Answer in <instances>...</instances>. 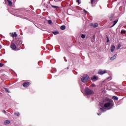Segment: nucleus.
Wrapping results in <instances>:
<instances>
[{
  "instance_id": "1",
  "label": "nucleus",
  "mask_w": 126,
  "mask_h": 126,
  "mask_svg": "<svg viewBox=\"0 0 126 126\" xmlns=\"http://www.w3.org/2000/svg\"><path fill=\"white\" fill-rule=\"evenodd\" d=\"M103 106L105 109L109 108L108 110H110V109H112L114 106V101L108 97H106L103 99L102 104H101V107H103Z\"/></svg>"
},
{
  "instance_id": "2",
  "label": "nucleus",
  "mask_w": 126,
  "mask_h": 126,
  "mask_svg": "<svg viewBox=\"0 0 126 126\" xmlns=\"http://www.w3.org/2000/svg\"><path fill=\"white\" fill-rule=\"evenodd\" d=\"M89 76L88 75H84L83 77L81 78V81L84 83H86L88 80L90 79Z\"/></svg>"
},
{
  "instance_id": "3",
  "label": "nucleus",
  "mask_w": 126,
  "mask_h": 126,
  "mask_svg": "<svg viewBox=\"0 0 126 126\" xmlns=\"http://www.w3.org/2000/svg\"><path fill=\"white\" fill-rule=\"evenodd\" d=\"M85 92L86 95H92V94H94V92L93 90L87 88L85 90Z\"/></svg>"
},
{
  "instance_id": "4",
  "label": "nucleus",
  "mask_w": 126,
  "mask_h": 126,
  "mask_svg": "<svg viewBox=\"0 0 126 126\" xmlns=\"http://www.w3.org/2000/svg\"><path fill=\"white\" fill-rule=\"evenodd\" d=\"M98 73L100 75H103V74H105V73H107V70H99L98 72Z\"/></svg>"
},
{
  "instance_id": "5",
  "label": "nucleus",
  "mask_w": 126,
  "mask_h": 126,
  "mask_svg": "<svg viewBox=\"0 0 126 126\" xmlns=\"http://www.w3.org/2000/svg\"><path fill=\"white\" fill-rule=\"evenodd\" d=\"M97 1H98V0H91L92 6H95V5L97 3Z\"/></svg>"
},
{
  "instance_id": "6",
  "label": "nucleus",
  "mask_w": 126,
  "mask_h": 126,
  "mask_svg": "<svg viewBox=\"0 0 126 126\" xmlns=\"http://www.w3.org/2000/svg\"><path fill=\"white\" fill-rule=\"evenodd\" d=\"M10 47L14 51H16V45L13 43H11Z\"/></svg>"
},
{
  "instance_id": "7",
  "label": "nucleus",
  "mask_w": 126,
  "mask_h": 126,
  "mask_svg": "<svg viewBox=\"0 0 126 126\" xmlns=\"http://www.w3.org/2000/svg\"><path fill=\"white\" fill-rule=\"evenodd\" d=\"M30 85V83L29 82H25L23 84V86L24 87H28Z\"/></svg>"
},
{
  "instance_id": "8",
  "label": "nucleus",
  "mask_w": 126,
  "mask_h": 126,
  "mask_svg": "<svg viewBox=\"0 0 126 126\" xmlns=\"http://www.w3.org/2000/svg\"><path fill=\"white\" fill-rule=\"evenodd\" d=\"M98 77H97L96 76H94L93 77L91 78V80H92V81H97V80H98Z\"/></svg>"
},
{
  "instance_id": "9",
  "label": "nucleus",
  "mask_w": 126,
  "mask_h": 126,
  "mask_svg": "<svg viewBox=\"0 0 126 126\" xmlns=\"http://www.w3.org/2000/svg\"><path fill=\"white\" fill-rule=\"evenodd\" d=\"M117 58V54H115L113 57H111L110 60V61H113L114 60H115V59H116Z\"/></svg>"
},
{
  "instance_id": "10",
  "label": "nucleus",
  "mask_w": 126,
  "mask_h": 126,
  "mask_svg": "<svg viewBox=\"0 0 126 126\" xmlns=\"http://www.w3.org/2000/svg\"><path fill=\"white\" fill-rule=\"evenodd\" d=\"M11 37H17L18 35L16 34V32H14V33H10Z\"/></svg>"
},
{
  "instance_id": "11",
  "label": "nucleus",
  "mask_w": 126,
  "mask_h": 126,
  "mask_svg": "<svg viewBox=\"0 0 126 126\" xmlns=\"http://www.w3.org/2000/svg\"><path fill=\"white\" fill-rule=\"evenodd\" d=\"M7 1H8V5H9V6H11V5H12V2L9 0H7Z\"/></svg>"
},
{
  "instance_id": "12",
  "label": "nucleus",
  "mask_w": 126,
  "mask_h": 126,
  "mask_svg": "<svg viewBox=\"0 0 126 126\" xmlns=\"http://www.w3.org/2000/svg\"><path fill=\"white\" fill-rule=\"evenodd\" d=\"M10 124V121L9 120H6L4 121V124L5 125H8Z\"/></svg>"
},
{
  "instance_id": "13",
  "label": "nucleus",
  "mask_w": 126,
  "mask_h": 126,
  "mask_svg": "<svg viewBox=\"0 0 126 126\" xmlns=\"http://www.w3.org/2000/svg\"><path fill=\"white\" fill-rule=\"evenodd\" d=\"M100 111H101V112H106V111H107V110H106V108H100Z\"/></svg>"
},
{
  "instance_id": "14",
  "label": "nucleus",
  "mask_w": 126,
  "mask_h": 126,
  "mask_svg": "<svg viewBox=\"0 0 126 126\" xmlns=\"http://www.w3.org/2000/svg\"><path fill=\"white\" fill-rule=\"evenodd\" d=\"M61 30H65V26H62L60 28Z\"/></svg>"
},
{
  "instance_id": "15",
  "label": "nucleus",
  "mask_w": 126,
  "mask_h": 126,
  "mask_svg": "<svg viewBox=\"0 0 126 126\" xmlns=\"http://www.w3.org/2000/svg\"><path fill=\"white\" fill-rule=\"evenodd\" d=\"M115 51V46L112 45L111 46V52H114Z\"/></svg>"
},
{
  "instance_id": "16",
  "label": "nucleus",
  "mask_w": 126,
  "mask_h": 126,
  "mask_svg": "<svg viewBox=\"0 0 126 126\" xmlns=\"http://www.w3.org/2000/svg\"><path fill=\"white\" fill-rule=\"evenodd\" d=\"M113 18H114V15L113 14L111 15V16L109 17L110 20L112 21V20H113Z\"/></svg>"
},
{
  "instance_id": "17",
  "label": "nucleus",
  "mask_w": 126,
  "mask_h": 126,
  "mask_svg": "<svg viewBox=\"0 0 126 126\" xmlns=\"http://www.w3.org/2000/svg\"><path fill=\"white\" fill-rule=\"evenodd\" d=\"M81 38H82V39H84L86 37V35L84 34H82L81 35Z\"/></svg>"
},
{
  "instance_id": "18",
  "label": "nucleus",
  "mask_w": 126,
  "mask_h": 126,
  "mask_svg": "<svg viewBox=\"0 0 126 126\" xmlns=\"http://www.w3.org/2000/svg\"><path fill=\"white\" fill-rule=\"evenodd\" d=\"M91 42H92V43H94V42H95V35H94V37L91 39Z\"/></svg>"
},
{
  "instance_id": "19",
  "label": "nucleus",
  "mask_w": 126,
  "mask_h": 126,
  "mask_svg": "<svg viewBox=\"0 0 126 126\" xmlns=\"http://www.w3.org/2000/svg\"><path fill=\"white\" fill-rule=\"evenodd\" d=\"M117 23H118V20H117V21H114V24H113V25L111 27H114V26H115V25H116Z\"/></svg>"
},
{
  "instance_id": "20",
  "label": "nucleus",
  "mask_w": 126,
  "mask_h": 126,
  "mask_svg": "<svg viewBox=\"0 0 126 126\" xmlns=\"http://www.w3.org/2000/svg\"><path fill=\"white\" fill-rule=\"evenodd\" d=\"M121 47H122V45H121V44H119L117 48V50H120Z\"/></svg>"
},
{
  "instance_id": "21",
  "label": "nucleus",
  "mask_w": 126,
  "mask_h": 126,
  "mask_svg": "<svg viewBox=\"0 0 126 126\" xmlns=\"http://www.w3.org/2000/svg\"><path fill=\"white\" fill-rule=\"evenodd\" d=\"M112 99H113V100H118V98L117 96H113Z\"/></svg>"
},
{
  "instance_id": "22",
  "label": "nucleus",
  "mask_w": 126,
  "mask_h": 126,
  "mask_svg": "<svg viewBox=\"0 0 126 126\" xmlns=\"http://www.w3.org/2000/svg\"><path fill=\"white\" fill-rule=\"evenodd\" d=\"M53 34H54V35H58V34H59V32H53Z\"/></svg>"
},
{
  "instance_id": "23",
  "label": "nucleus",
  "mask_w": 126,
  "mask_h": 126,
  "mask_svg": "<svg viewBox=\"0 0 126 126\" xmlns=\"http://www.w3.org/2000/svg\"><path fill=\"white\" fill-rule=\"evenodd\" d=\"M94 28H96V27H98V24H97V23L94 24Z\"/></svg>"
},
{
  "instance_id": "24",
  "label": "nucleus",
  "mask_w": 126,
  "mask_h": 126,
  "mask_svg": "<svg viewBox=\"0 0 126 126\" xmlns=\"http://www.w3.org/2000/svg\"><path fill=\"white\" fill-rule=\"evenodd\" d=\"M14 115L17 117H19V116H20V114H19V113H15Z\"/></svg>"
},
{
  "instance_id": "25",
  "label": "nucleus",
  "mask_w": 126,
  "mask_h": 126,
  "mask_svg": "<svg viewBox=\"0 0 126 126\" xmlns=\"http://www.w3.org/2000/svg\"><path fill=\"white\" fill-rule=\"evenodd\" d=\"M121 33H122V34H125V33H126V31H125V30H122L121 31Z\"/></svg>"
},
{
  "instance_id": "26",
  "label": "nucleus",
  "mask_w": 126,
  "mask_h": 126,
  "mask_svg": "<svg viewBox=\"0 0 126 126\" xmlns=\"http://www.w3.org/2000/svg\"><path fill=\"white\" fill-rule=\"evenodd\" d=\"M4 89L6 92H8V93H10V91H9V90H8L7 88H4Z\"/></svg>"
},
{
  "instance_id": "27",
  "label": "nucleus",
  "mask_w": 126,
  "mask_h": 126,
  "mask_svg": "<svg viewBox=\"0 0 126 126\" xmlns=\"http://www.w3.org/2000/svg\"><path fill=\"white\" fill-rule=\"evenodd\" d=\"M48 24H52V20H48Z\"/></svg>"
},
{
  "instance_id": "28",
  "label": "nucleus",
  "mask_w": 126,
  "mask_h": 126,
  "mask_svg": "<svg viewBox=\"0 0 126 126\" xmlns=\"http://www.w3.org/2000/svg\"><path fill=\"white\" fill-rule=\"evenodd\" d=\"M3 65H4V64L3 63H0V67H2V66H3Z\"/></svg>"
},
{
  "instance_id": "29",
  "label": "nucleus",
  "mask_w": 126,
  "mask_h": 126,
  "mask_svg": "<svg viewBox=\"0 0 126 126\" xmlns=\"http://www.w3.org/2000/svg\"><path fill=\"white\" fill-rule=\"evenodd\" d=\"M80 0H76V2L78 3V4H80Z\"/></svg>"
},
{
  "instance_id": "30",
  "label": "nucleus",
  "mask_w": 126,
  "mask_h": 126,
  "mask_svg": "<svg viewBox=\"0 0 126 126\" xmlns=\"http://www.w3.org/2000/svg\"><path fill=\"white\" fill-rule=\"evenodd\" d=\"M52 7H53V8H58V7H59L57 6H54V5H52Z\"/></svg>"
},
{
  "instance_id": "31",
  "label": "nucleus",
  "mask_w": 126,
  "mask_h": 126,
  "mask_svg": "<svg viewBox=\"0 0 126 126\" xmlns=\"http://www.w3.org/2000/svg\"><path fill=\"white\" fill-rule=\"evenodd\" d=\"M91 87H95V84H92L91 85Z\"/></svg>"
},
{
  "instance_id": "32",
  "label": "nucleus",
  "mask_w": 126,
  "mask_h": 126,
  "mask_svg": "<svg viewBox=\"0 0 126 126\" xmlns=\"http://www.w3.org/2000/svg\"><path fill=\"white\" fill-rule=\"evenodd\" d=\"M112 79V78L111 77H108L107 79V80H111Z\"/></svg>"
},
{
  "instance_id": "33",
  "label": "nucleus",
  "mask_w": 126,
  "mask_h": 126,
  "mask_svg": "<svg viewBox=\"0 0 126 126\" xmlns=\"http://www.w3.org/2000/svg\"><path fill=\"white\" fill-rule=\"evenodd\" d=\"M2 112H3V113H4V114L6 113V111H5V110H2Z\"/></svg>"
},
{
  "instance_id": "34",
  "label": "nucleus",
  "mask_w": 126,
  "mask_h": 126,
  "mask_svg": "<svg viewBox=\"0 0 126 126\" xmlns=\"http://www.w3.org/2000/svg\"><path fill=\"white\" fill-rule=\"evenodd\" d=\"M109 39H107V40H106V42L109 43Z\"/></svg>"
},
{
  "instance_id": "35",
  "label": "nucleus",
  "mask_w": 126,
  "mask_h": 126,
  "mask_svg": "<svg viewBox=\"0 0 126 126\" xmlns=\"http://www.w3.org/2000/svg\"><path fill=\"white\" fill-rule=\"evenodd\" d=\"M98 116H100L101 113H97Z\"/></svg>"
},
{
  "instance_id": "36",
  "label": "nucleus",
  "mask_w": 126,
  "mask_h": 126,
  "mask_svg": "<svg viewBox=\"0 0 126 126\" xmlns=\"http://www.w3.org/2000/svg\"><path fill=\"white\" fill-rule=\"evenodd\" d=\"M84 11H85V12H87L85 9H84Z\"/></svg>"
},
{
  "instance_id": "37",
  "label": "nucleus",
  "mask_w": 126,
  "mask_h": 126,
  "mask_svg": "<svg viewBox=\"0 0 126 126\" xmlns=\"http://www.w3.org/2000/svg\"><path fill=\"white\" fill-rule=\"evenodd\" d=\"M107 39H109V37L108 36H106Z\"/></svg>"
},
{
  "instance_id": "38",
  "label": "nucleus",
  "mask_w": 126,
  "mask_h": 126,
  "mask_svg": "<svg viewBox=\"0 0 126 126\" xmlns=\"http://www.w3.org/2000/svg\"><path fill=\"white\" fill-rule=\"evenodd\" d=\"M0 49H1V46L0 45Z\"/></svg>"
},
{
  "instance_id": "39",
  "label": "nucleus",
  "mask_w": 126,
  "mask_h": 126,
  "mask_svg": "<svg viewBox=\"0 0 126 126\" xmlns=\"http://www.w3.org/2000/svg\"><path fill=\"white\" fill-rule=\"evenodd\" d=\"M68 68H69L68 67H67V69H68Z\"/></svg>"
}]
</instances>
